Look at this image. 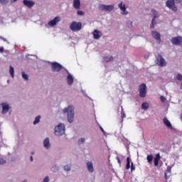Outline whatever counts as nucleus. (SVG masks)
<instances>
[{"label":"nucleus","instance_id":"nucleus-39","mask_svg":"<svg viewBox=\"0 0 182 182\" xmlns=\"http://www.w3.org/2000/svg\"><path fill=\"white\" fill-rule=\"evenodd\" d=\"M136 170V166L133 164V162L131 163V171H134Z\"/></svg>","mask_w":182,"mask_h":182},{"label":"nucleus","instance_id":"nucleus-32","mask_svg":"<svg viewBox=\"0 0 182 182\" xmlns=\"http://www.w3.org/2000/svg\"><path fill=\"white\" fill-rule=\"evenodd\" d=\"M146 160L148 163H151L153 161V155L150 154L146 156Z\"/></svg>","mask_w":182,"mask_h":182},{"label":"nucleus","instance_id":"nucleus-40","mask_svg":"<svg viewBox=\"0 0 182 182\" xmlns=\"http://www.w3.org/2000/svg\"><path fill=\"white\" fill-rule=\"evenodd\" d=\"M160 100H161V102H162V103H164V102H166V99L164 96H161Z\"/></svg>","mask_w":182,"mask_h":182},{"label":"nucleus","instance_id":"nucleus-17","mask_svg":"<svg viewBox=\"0 0 182 182\" xmlns=\"http://www.w3.org/2000/svg\"><path fill=\"white\" fill-rule=\"evenodd\" d=\"M86 167L89 173H95V166H93V162L92 161H87L86 162Z\"/></svg>","mask_w":182,"mask_h":182},{"label":"nucleus","instance_id":"nucleus-26","mask_svg":"<svg viewBox=\"0 0 182 182\" xmlns=\"http://www.w3.org/2000/svg\"><path fill=\"white\" fill-rule=\"evenodd\" d=\"M6 164V159L4 156H0V166Z\"/></svg>","mask_w":182,"mask_h":182},{"label":"nucleus","instance_id":"nucleus-53","mask_svg":"<svg viewBox=\"0 0 182 182\" xmlns=\"http://www.w3.org/2000/svg\"><path fill=\"white\" fill-rule=\"evenodd\" d=\"M128 23H129V24H130V26H132V21H129Z\"/></svg>","mask_w":182,"mask_h":182},{"label":"nucleus","instance_id":"nucleus-36","mask_svg":"<svg viewBox=\"0 0 182 182\" xmlns=\"http://www.w3.org/2000/svg\"><path fill=\"white\" fill-rule=\"evenodd\" d=\"M77 15H78L79 16H83L85 15V12H83V11H77Z\"/></svg>","mask_w":182,"mask_h":182},{"label":"nucleus","instance_id":"nucleus-30","mask_svg":"<svg viewBox=\"0 0 182 182\" xmlns=\"http://www.w3.org/2000/svg\"><path fill=\"white\" fill-rule=\"evenodd\" d=\"M52 171L54 173H56V171H58L59 170V166H58L56 164L53 165L51 168Z\"/></svg>","mask_w":182,"mask_h":182},{"label":"nucleus","instance_id":"nucleus-10","mask_svg":"<svg viewBox=\"0 0 182 182\" xmlns=\"http://www.w3.org/2000/svg\"><path fill=\"white\" fill-rule=\"evenodd\" d=\"M62 69H63V66L59 63L55 62L51 63V70L53 72H60Z\"/></svg>","mask_w":182,"mask_h":182},{"label":"nucleus","instance_id":"nucleus-34","mask_svg":"<svg viewBox=\"0 0 182 182\" xmlns=\"http://www.w3.org/2000/svg\"><path fill=\"white\" fill-rule=\"evenodd\" d=\"M0 4L1 5H7V4H9V0H0Z\"/></svg>","mask_w":182,"mask_h":182},{"label":"nucleus","instance_id":"nucleus-12","mask_svg":"<svg viewBox=\"0 0 182 182\" xmlns=\"http://www.w3.org/2000/svg\"><path fill=\"white\" fill-rule=\"evenodd\" d=\"M43 145L46 150H49L52 147V144H50V139L49 137H46L43 141Z\"/></svg>","mask_w":182,"mask_h":182},{"label":"nucleus","instance_id":"nucleus-18","mask_svg":"<svg viewBox=\"0 0 182 182\" xmlns=\"http://www.w3.org/2000/svg\"><path fill=\"white\" fill-rule=\"evenodd\" d=\"M92 35H93V38L94 39H100V38H102V31L97 30V29H95L94 30V31L92 32Z\"/></svg>","mask_w":182,"mask_h":182},{"label":"nucleus","instance_id":"nucleus-47","mask_svg":"<svg viewBox=\"0 0 182 182\" xmlns=\"http://www.w3.org/2000/svg\"><path fill=\"white\" fill-rule=\"evenodd\" d=\"M18 0H10V4H15Z\"/></svg>","mask_w":182,"mask_h":182},{"label":"nucleus","instance_id":"nucleus-2","mask_svg":"<svg viewBox=\"0 0 182 182\" xmlns=\"http://www.w3.org/2000/svg\"><path fill=\"white\" fill-rule=\"evenodd\" d=\"M65 124L60 123L54 128L55 136H63L65 134Z\"/></svg>","mask_w":182,"mask_h":182},{"label":"nucleus","instance_id":"nucleus-19","mask_svg":"<svg viewBox=\"0 0 182 182\" xmlns=\"http://www.w3.org/2000/svg\"><path fill=\"white\" fill-rule=\"evenodd\" d=\"M163 123L168 127V129H171V130H174V127H173V125H171V122L168 121V119L165 117L163 119Z\"/></svg>","mask_w":182,"mask_h":182},{"label":"nucleus","instance_id":"nucleus-25","mask_svg":"<svg viewBox=\"0 0 182 182\" xmlns=\"http://www.w3.org/2000/svg\"><path fill=\"white\" fill-rule=\"evenodd\" d=\"M9 73L11 77H13L14 79L15 77V69L14 68V67H12V65L9 66Z\"/></svg>","mask_w":182,"mask_h":182},{"label":"nucleus","instance_id":"nucleus-49","mask_svg":"<svg viewBox=\"0 0 182 182\" xmlns=\"http://www.w3.org/2000/svg\"><path fill=\"white\" fill-rule=\"evenodd\" d=\"M30 161H33V156H30Z\"/></svg>","mask_w":182,"mask_h":182},{"label":"nucleus","instance_id":"nucleus-52","mask_svg":"<svg viewBox=\"0 0 182 182\" xmlns=\"http://www.w3.org/2000/svg\"><path fill=\"white\" fill-rule=\"evenodd\" d=\"M21 182H28V179H24V180L22 181Z\"/></svg>","mask_w":182,"mask_h":182},{"label":"nucleus","instance_id":"nucleus-43","mask_svg":"<svg viewBox=\"0 0 182 182\" xmlns=\"http://www.w3.org/2000/svg\"><path fill=\"white\" fill-rule=\"evenodd\" d=\"M117 160L119 164H122V162H120V158H119V156H117Z\"/></svg>","mask_w":182,"mask_h":182},{"label":"nucleus","instance_id":"nucleus-13","mask_svg":"<svg viewBox=\"0 0 182 182\" xmlns=\"http://www.w3.org/2000/svg\"><path fill=\"white\" fill-rule=\"evenodd\" d=\"M151 36L155 41L158 42V43H160V42H161V35H160V33H159L158 31H153L151 32Z\"/></svg>","mask_w":182,"mask_h":182},{"label":"nucleus","instance_id":"nucleus-4","mask_svg":"<svg viewBox=\"0 0 182 182\" xmlns=\"http://www.w3.org/2000/svg\"><path fill=\"white\" fill-rule=\"evenodd\" d=\"M62 21V18L60 16H56L53 20H50L46 24V26H50V28H53L54 26H56L59 22Z\"/></svg>","mask_w":182,"mask_h":182},{"label":"nucleus","instance_id":"nucleus-50","mask_svg":"<svg viewBox=\"0 0 182 182\" xmlns=\"http://www.w3.org/2000/svg\"><path fill=\"white\" fill-rule=\"evenodd\" d=\"M31 156L35 155V151H31Z\"/></svg>","mask_w":182,"mask_h":182},{"label":"nucleus","instance_id":"nucleus-3","mask_svg":"<svg viewBox=\"0 0 182 182\" xmlns=\"http://www.w3.org/2000/svg\"><path fill=\"white\" fill-rule=\"evenodd\" d=\"M98 9L103 11L104 12H112L114 9V4H99Z\"/></svg>","mask_w":182,"mask_h":182},{"label":"nucleus","instance_id":"nucleus-33","mask_svg":"<svg viewBox=\"0 0 182 182\" xmlns=\"http://www.w3.org/2000/svg\"><path fill=\"white\" fill-rule=\"evenodd\" d=\"M85 141H86V139H85V138H80L78 139V144H85Z\"/></svg>","mask_w":182,"mask_h":182},{"label":"nucleus","instance_id":"nucleus-14","mask_svg":"<svg viewBox=\"0 0 182 182\" xmlns=\"http://www.w3.org/2000/svg\"><path fill=\"white\" fill-rule=\"evenodd\" d=\"M171 43L173 45H175L176 46H178L181 43H182V37L181 36H177V37H173L171 40Z\"/></svg>","mask_w":182,"mask_h":182},{"label":"nucleus","instance_id":"nucleus-1","mask_svg":"<svg viewBox=\"0 0 182 182\" xmlns=\"http://www.w3.org/2000/svg\"><path fill=\"white\" fill-rule=\"evenodd\" d=\"M63 113H67L68 123H73L75 120V106L70 105L63 109Z\"/></svg>","mask_w":182,"mask_h":182},{"label":"nucleus","instance_id":"nucleus-35","mask_svg":"<svg viewBox=\"0 0 182 182\" xmlns=\"http://www.w3.org/2000/svg\"><path fill=\"white\" fill-rule=\"evenodd\" d=\"M102 133H103L104 136H105V137H107V133H106V132H105V129H103V127H102V126H99Z\"/></svg>","mask_w":182,"mask_h":182},{"label":"nucleus","instance_id":"nucleus-48","mask_svg":"<svg viewBox=\"0 0 182 182\" xmlns=\"http://www.w3.org/2000/svg\"><path fill=\"white\" fill-rule=\"evenodd\" d=\"M4 53V47H1L0 48V53Z\"/></svg>","mask_w":182,"mask_h":182},{"label":"nucleus","instance_id":"nucleus-41","mask_svg":"<svg viewBox=\"0 0 182 182\" xmlns=\"http://www.w3.org/2000/svg\"><path fill=\"white\" fill-rule=\"evenodd\" d=\"M42 182H49V176H46L42 181Z\"/></svg>","mask_w":182,"mask_h":182},{"label":"nucleus","instance_id":"nucleus-27","mask_svg":"<svg viewBox=\"0 0 182 182\" xmlns=\"http://www.w3.org/2000/svg\"><path fill=\"white\" fill-rule=\"evenodd\" d=\"M21 76L25 80H29V76L28 74L25 73V72H21Z\"/></svg>","mask_w":182,"mask_h":182},{"label":"nucleus","instance_id":"nucleus-9","mask_svg":"<svg viewBox=\"0 0 182 182\" xmlns=\"http://www.w3.org/2000/svg\"><path fill=\"white\" fill-rule=\"evenodd\" d=\"M118 8L121 11V15H123L124 16L129 15V11H127V9H126V4H123V1H121L118 4Z\"/></svg>","mask_w":182,"mask_h":182},{"label":"nucleus","instance_id":"nucleus-8","mask_svg":"<svg viewBox=\"0 0 182 182\" xmlns=\"http://www.w3.org/2000/svg\"><path fill=\"white\" fill-rule=\"evenodd\" d=\"M2 109L1 113L2 114H6L11 110V106L8 102H2L0 104V109Z\"/></svg>","mask_w":182,"mask_h":182},{"label":"nucleus","instance_id":"nucleus-44","mask_svg":"<svg viewBox=\"0 0 182 182\" xmlns=\"http://www.w3.org/2000/svg\"><path fill=\"white\" fill-rule=\"evenodd\" d=\"M2 41H4V42H6L8 44H9V41H8V40H6V38H3Z\"/></svg>","mask_w":182,"mask_h":182},{"label":"nucleus","instance_id":"nucleus-11","mask_svg":"<svg viewBox=\"0 0 182 182\" xmlns=\"http://www.w3.org/2000/svg\"><path fill=\"white\" fill-rule=\"evenodd\" d=\"M176 1L175 0H168L166 3L167 8L169 9H172L174 12H176L177 8L176 6Z\"/></svg>","mask_w":182,"mask_h":182},{"label":"nucleus","instance_id":"nucleus-16","mask_svg":"<svg viewBox=\"0 0 182 182\" xmlns=\"http://www.w3.org/2000/svg\"><path fill=\"white\" fill-rule=\"evenodd\" d=\"M65 72H67L68 75L66 77V80H67V83L69 86H72L73 85V75H72V74H70V73H69V71H68L67 70H65Z\"/></svg>","mask_w":182,"mask_h":182},{"label":"nucleus","instance_id":"nucleus-21","mask_svg":"<svg viewBox=\"0 0 182 182\" xmlns=\"http://www.w3.org/2000/svg\"><path fill=\"white\" fill-rule=\"evenodd\" d=\"M80 0H73V6L74 9H80Z\"/></svg>","mask_w":182,"mask_h":182},{"label":"nucleus","instance_id":"nucleus-23","mask_svg":"<svg viewBox=\"0 0 182 182\" xmlns=\"http://www.w3.org/2000/svg\"><path fill=\"white\" fill-rule=\"evenodd\" d=\"M160 159H161L160 154H156L154 158V166L156 167L159 166V161H160Z\"/></svg>","mask_w":182,"mask_h":182},{"label":"nucleus","instance_id":"nucleus-38","mask_svg":"<svg viewBox=\"0 0 182 182\" xmlns=\"http://www.w3.org/2000/svg\"><path fill=\"white\" fill-rule=\"evenodd\" d=\"M121 109H122L121 114L122 116V119H126V114L124 113V112H123V107H121Z\"/></svg>","mask_w":182,"mask_h":182},{"label":"nucleus","instance_id":"nucleus-31","mask_svg":"<svg viewBox=\"0 0 182 182\" xmlns=\"http://www.w3.org/2000/svg\"><path fill=\"white\" fill-rule=\"evenodd\" d=\"M63 170L64 171H70V170H72V168L70 167V165H65L63 166Z\"/></svg>","mask_w":182,"mask_h":182},{"label":"nucleus","instance_id":"nucleus-29","mask_svg":"<svg viewBox=\"0 0 182 182\" xmlns=\"http://www.w3.org/2000/svg\"><path fill=\"white\" fill-rule=\"evenodd\" d=\"M141 109H143L144 110H147L149 109V103L147 102L142 103Z\"/></svg>","mask_w":182,"mask_h":182},{"label":"nucleus","instance_id":"nucleus-7","mask_svg":"<svg viewBox=\"0 0 182 182\" xmlns=\"http://www.w3.org/2000/svg\"><path fill=\"white\" fill-rule=\"evenodd\" d=\"M139 92L140 97H146V95H147V86L146 84L142 83L139 85Z\"/></svg>","mask_w":182,"mask_h":182},{"label":"nucleus","instance_id":"nucleus-45","mask_svg":"<svg viewBox=\"0 0 182 182\" xmlns=\"http://www.w3.org/2000/svg\"><path fill=\"white\" fill-rule=\"evenodd\" d=\"M149 56H150V53L145 55L144 58H145V59H149Z\"/></svg>","mask_w":182,"mask_h":182},{"label":"nucleus","instance_id":"nucleus-55","mask_svg":"<svg viewBox=\"0 0 182 182\" xmlns=\"http://www.w3.org/2000/svg\"><path fill=\"white\" fill-rule=\"evenodd\" d=\"M7 82L9 83V80H7Z\"/></svg>","mask_w":182,"mask_h":182},{"label":"nucleus","instance_id":"nucleus-22","mask_svg":"<svg viewBox=\"0 0 182 182\" xmlns=\"http://www.w3.org/2000/svg\"><path fill=\"white\" fill-rule=\"evenodd\" d=\"M171 166H168L167 167L166 173H164L166 180H168V178H170V175L168 176L167 174H171Z\"/></svg>","mask_w":182,"mask_h":182},{"label":"nucleus","instance_id":"nucleus-20","mask_svg":"<svg viewBox=\"0 0 182 182\" xmlns=\"http://www.w3.org/2000/svg\"><path fill=\"white\" fill-rule=\"evenodd\" d=\"M23 4L25 6H27V8H32L35 5V2L31 0H23Z\"/></svg>","mask_w":182,"mask_h":182},{"label":"nucleus","instance_id":"nucleus-46","mask_svg":"<svg viewBox=\"0 0 182 182\" xmlns=\"http://www.w3.org/2000/svg\"><path fill=\"white\" fill-rule=\"evenodd\" d=\"M127 164H130V157L127 158Z\"/></svg>","mask_w":182,"mask_h":182},{"label":"nucleus","instance_id":"nucleus-54","mask_svg":"<svg viewBox=\"0 0 182 182\" xmlns=\"http://www.w3.org/2000/svg\"><path fill=\"white\" fill-rule=\"evenodd\" d=\"M0 39H1V41H2V39H4V37L0 36Z\"/></svg>","mask_w":182,"mask_h":182},{"label":"nucleus","instance_id":"nucleus-6","mask_svg":"<svg viewBox=\"0 0 182 182\" xmlns=\"http://www.w3.org/2000/svg\"><path fill=\"white\" fill-rule=\"evenodd\" d=\"M156 64L161 68H164L167 65V62H166V59L161 55L159 54L156 56Z\"/></svg>","mask_w":182,"mask_h":182},{"label":"nucleus","instance_id":"nucleus-5","mask_svg":"<svg viewBox=\"0 0 182 182\" xmlns=\"http://www.w3.org/2000/svg\"><path fill=\"white\" fill-rule=\"evenodd\" d=\"M70 29H71L73 32L80 31V29H82V23L73 21L70 26Z\"/></svg>","mask_w":182,"mask_h":182},{"label":"nucleus","instance_id":"nucleus-37","mask_svg":"<svg viewBox=\"0 0 182 182\" xmlns=\"http://www.w3.org/2000/svg\"><path fill=\"white\" fill-rule=\"evenodd\" d=\"M176 80L181 81L182 80V75L181 74H178L176 77Z\"/></svg>","mask_w":182,"mask_h":182},{"label":"nucleus","instance_id":"nucleus-51","mask_svg":"<svg viewBox=\"0 0 182 182\" xmlns=\"http://www.w3.org/2000/svg\"><path fill=\"white\" fill-rule=\"evenodd\" d=\"M0 25H4V21H0Z\"/></svg>","mask_w":182,"mask_h":182},{"label":"nucleus","instance_id":"nucleus-24","mask_svg":"<svg viewBox=\"0 0 182 182\" xmlns=\"http://www.w3.org/2000/svg\"><path fill=\"white\" fill-rule=\"evenodd\" d=\"M41 115H38L35 117V119L33 122L34 126H36V124H39L41 122Z\"/></svg>","mask_w":182,"mask_h":182},{"label":"nucleus","instance_id":"nucleus-28","mask_svg":"<svg viewBox=\"0 0 182 182\" xmlns=\"http://www.w3.org/2000/svg\"><path fill=\"white\" fill-rule=\"evenodd\" d=\"M112 60H113V57L110 56V57H104L103 58V61L104 62H112Z\"/></svg>","mask_w":182,"mask_h":182},{"label":"nucleus","instance_id":"nucleus-42","mask_svg":"<svg viewBox=\"0 0 182 182\" xmlns=\"http://www.w3.org/2000/svg\"><path fill=\"white\" fill-rule=\"evenodd\" d=\"M129 168H130V164H127L126 165V170H129Z\"/></svg>","mask_w":182,"mask_h":182},{"label":"nucleus","instance_id":"nucleus-15","mask_svg":"<svg viewBox=\"0 0 182 182\" xmlns=\"http://www.w3.org/2000/svg\"><path fill=\"white\" fill-rule=\"evenodd\" d=\"M151 13H152V15H154V17L152 18V21H151L150 28H154V25H156V21H155V19H157L159 16V13L154 9L151 10Z\"/></svg>","mask_w":182,"mask_h":182}]
</instances>
